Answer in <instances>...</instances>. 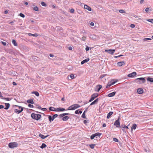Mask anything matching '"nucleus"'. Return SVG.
<instances>
[{
    "instance_id": "nucleus-1",
    "label": "nucleus",
    "mask_w": 153,
    "mask_h": 153,
    "mask_svg": "<svg viewBox=\"0 0 153 153\" xmlns=\"http://www.w3.org/2000/svg\"><path fill=\"white\" fill-rule=\"evenodd\" d=\"M31 117L33 119L38 120L41 118V115L39 114L33 113L31 114Z\"/></svg>"
},
{
    "instance_id": "nucleus-2",
    "label": "nucleus",
    "mask_w": 153,
    "mask_h": 153,
    "mask_svg": "<svg viewBox=\"0 0 153 153\" xmlns=\"http://www.w3.org/2000/svg\"><path fill=\"white\" fill-rule=\"evenodd\" d=\"M80 107V106L79 104H75L69 107L68 110H74Z\"/></svg>"
},
{
    "instance_id": "nucleus-3",
    "label": "nucleus",
    "mask_w": 153,
    "mask_h": 153,
    "mask_svg": "<svg viewBox=\"0 0 153 153\" xmlns=\"http://www.w3.org/2000/svg\"><path fill=\"white\" fill-rule=\"evenodd\" d=\"M135 81L137 82L140 84L144 83L146 82V79L144 78L141 77L136 79Z\"/></svg>"
},
{
    "instance_id": "nucleus-4",
    "label": "nucleus",
    "mask_w": 153,
    "mask_h": 153,
    "mask_svg": "<svg viewBox=\"0 0 153 153\" xmlns=\"http://www.w3.org/2000/svg\"><path fill=\"white\" fill-rule=\"evenodd\" d=\"M18 144L16 142L10 143L9 144L8 146L10 148L13 149L18 146Z\"/></svg>"
},
{
    "instance_id": "nucleus-5",
    "label": "nucleus",
    "mask_w": 153,
    "mask_h": 153,
    "mask_svg": "<svg viewBox=\"0 0 153 153\" xmlns=\"http://www.w3.org/2000/svg\"><path fill=\"white\" fill-rule=\"evenodd\" d=\"M117 82V81H114V79L111 80L110 82H109L106 86L107 88H109L111 85L114 84L116 82Z\"/></svg>"
},
{
    "instance_id": "nucleus-6",
    "label": "nucleus",
    "mask_w": 153,
    "mask_h": 153,
    "mask_svg": "<svg viewBox=\"0 0 153 153\" xmlns=\"http://www.w3.org/2000/svg\"><path fill=\"white\" fill-rule=\"evenodd\" d=\"M98 96V94L97 93H94L92 94L91 96V99L89 100V102H91L93 100L96 98Z\"/></svg>"
},
{
    "instance_id": "nucleus-7",
    "label": "nucleus",
    "mask_w": 153,
    "mask_h": 153,
    "mask_svg": "<svg viewBox=\"0 0 153 153\" xmlns=\"http://www.w3.org/2000/svg\"><path fill=\"white\" fill-rule=\"evenodd\" d=\"M105 51L108 52V53L109 54L113 55L115 51V50L113 49H109V50H105Z\"/></svg>"
},
{
    "instance_id": "nucleus-8",
    "label": "nucleus",
    "mask_w": 153,
    "mask_h": 153,
    "mask_svg": "<svg viewBox=\"0 0 153 153\" xmlns=\"http://www.w3.org/2000/svg\"><path fill=\"white\" fill-rule=\"evenodd\" d=\"M114 125L116 126V127L118 128L120 127L119 118L115 121L114 123Z\"/></svg>"
},
{
    "instance_id": "nucleus-9",
    "label": "nucleus",
    "mask_w": 153,
    "mask_h": 153,
    "mask_svg": "<svg viewBox=\"0 0 153 153\" xmlns=\"http://www.w3.org/2000/svg\"><path fill=\"white\" fill-rule=\"evenodd\" d=\"M137 75V73L135 72H134L131 73L130 74L128 75V76L130 77H133L134 76H136Z\"/></svg>"
},
{
    "instance_id": "nucleus-10",
    "label": "nucleus",
    "mask_w": 153,
    "mask_h": 153,
    "mask_svg": "<svg viewBox=\"0 0 153 153\" xmlns=\"http://www.w3.org/2000/svg\"><path fill=\"white\" fill-rule=\"evenodd\" d=\"M137 92L139 94H142L143 92V90L142 88H139L137 89Z\"/></svg>"
},
{
    "instance_id": "nucleus-11",
    "label": "nucleus",
    "mask_w": 153,
    "mask_h": 153,
    "mask_svg": "<svg viewBox=\"0 0 153 153\" xmlns=\"http://www.w3.org/2000/svg\"><path fill=\"white\" fill-rule=\"evenodd\" d=\"M99 98H97L94 101L92 102L90 104V105H92L95 104H97Z\"/></svg>"
},
{
    "instance_id": "nucleus-12",
    "label": "nucleus",
    "mask_w": 153,
    "mask_h": 153,
    "mask_svg": "<svg viewBox=\"0 0 153 153\" xmlns=\"http://www.w3.org/2000/svg\"><path fill=\"white\" fill-rule=\"evenodd\" d=\"M125 63L124 61H122L120 62H118L117 63V64L120 67L122 65H125Z\"/></svg>"
},
{
    "instance_id": "nucleus-13",
    "label": "nucleus",
    "mask_w": 153,
    "mask_h": 153,
    "mask_svg": "<svg viewBox=\"0 0 153 153\" xmlns=\"http://www.w3.org/2000/svg\"><path fill=\"white\" fill-rule=\"evenodd\" d=\"M23 110V108H22V109H21L20 110H19L17 109H15L14 110V112L18 114H19L21 112H22Z\"/></svg>"
},
{
    "instance_id": "nucleus-14",
    "label": "nucleus",
    "mask_w": 153,
    "mask_h": 153,
    "mask_svg": "<svg viewBox=\"0 0 153 153\" xmlns=\"http://www.w3.org/2000/svg\"><path fill=\"white\" fill-rule=\"evenodd\" d=\"M116 92L115 91L113 92L112 93L109 94L108 95V96L109 97H111L114 96Z\"/></svg>"
},
{
    "instance_id": "nucleus-15",
    "label": "nucleus",
    "mask_w": 153,
    "mask_h": 153,
    "mask_svg": "<svg viewBox=\"0 0 153 153\" xmlns=\"http://www.w3.org/2000/svg\"><path fill=\"white\" fill-rule=\"evenodd\" d=\"M84 8L86 9L89 11H91V8L88 6L87 5H85L84 7Z\"/></svg>"
},
{
    "instance_id": "nucleus-16",
    "label": "nucleus",
    "mask_w": 153,
    "mask_h": 153,
    "mask_svg": "<svg viewBox=\"0 0 153 153\" xmlns=\"http://www.w3.org/2000/svg\"><path fill=\"white\" fill-rule=\"evenodd\" d=\"M39 136L42 139H44L46 137H48L49 136V135H47L46 136H45L42 134H40L39 135Z\"/></svg>"
},
{
    "instance_id": "nucleus-17",
    "label": "nucleus",
    "mask_w": 153,
    "mask_h": 153,
    "mask_svg": "<svg viewBox=\"0 0 153 153\" xmlns=\"http://www.w3.org/2000/svg\"><path fill=\"white\" fill-rule=\"evenodd\" d=\"M113 112L112 111L110 112L108 114L107 116V118L109 119L110 116L113 114Z\"/></svg>"
},
{
    "instance_id": "nucleus-18",
    "label": "nucleus",
    "mask_w": 153,
    "mask_h": 153,
    "mask_svg": "<svg viewBox=\"0 0 153 153\" xmlns=\"http://www.w3.org/2000/svg\"><path fill=\"white\" fill-rule=\"evenodd\" d=\"M27 102L28 103H31V104H33L34 103V102H33V100L32 99H30L29 100H27Z\"/></svg>"
},
{
    "instance_id": "nucleus-19",
    "label": "nucleus",
    "mask_w": 153,
    "mask_h": 153,
    "mask_svg": "<svg viewBox=\"0 0 153 153\" xmlns=\"http://www.w3.org/2000/svg\"><path fill=\"white\" fill-rule=\"evenodd\" d=\"M89 60V58L84 59L81 62V64L82 65L85 63V62H86L88 61Z\"/></svg>"
},
{
    "instance_id": "nucleus-20",
    "label": "nucleus",
    "mask_w": 153,
    "mask_h": 153,
    "mask_svg": "<svg viewBox=\"0 0 153 153\" xmlns=\"http://www.w3.org/2000/svg\"><path fill=\"white\" fill-rule=\"evenodd\" d=\"M96 87L98 88V89L97 90H96V91L97 92H99L100 91V90L101 88H102V86L101 85H98L96 86Z\"/></svg>"
},
{
    "instance_id": "nucleus-21",
    "label": "nucleus",
    "mask_w": 153,
    "mask_h": 153,
    "mask_svg": "<svg viewBox=\"0 0 153 153\" xmlns=\"http://www.w3.org/2000/svg\"><path fill=\"white\" fill-rule=\"evenodd\" d=\"M49 110L51 111H56V109L53 107H50L49 108Z\"/></svg>"
},
{
    "instance_id": "nucleus-22",
    "label": "nucleus",
    "mask_w": 153,
    "mask_h": 153,
    "mask_svg": "<svg viewBox=\"0 0 153 153\" xmlns=\"http://www.w3.org/2000/svg\"><path fill=\"white\" fill-rule=\"evenodd\" d=\"M6 107L4 108L6 110L8 109L10 107V104L9 103H5V104Z\"/></svg>"
},
{
    "instance_id": "nucleus-23",
    "label": "nucleus",
    "mask_w": 153,
    "mask_h": 153,
    "mask_svg": "<svg viewBox=\"0 0 153 153\" xmlns=\"http://www.w3.org/2000/svg\"><path fill=\"white\" fill-rule=\"evenodd\" d=\"M28 35L29 36H33L36 37V36H38V34H37V33H35L34 34H32L31 33H28Z\"/></svg>"
},
{
    "instance_id": "nucleus-24",
    "label": "nucleus",
    "mask_w": 153,
    "mask_h": 153,
    "mask_svg": "<svg viewBox=\"0 0 153 153\" xmlns=\"http://www.w3.org/2000/svg\"><path fill=\"white\" fill-rule=\"evenodd\" d=\"M65 110V109L64 108H56V111H63Z\"/></svg>"
},
{
    "instance_id": "nucleus-25",
    "label": "nucleus",
    "mask_w": 153,
    "mask_h": 153,
    "mask_svg": "<svg viewBox=\"0 0 153 153\" xmlns=\"http://www.w3.org/2000/svg\"><path fill=\"white\" fill-rule=\"evenodd\" d=\"M147 80L148 81H149L151 82H153V78H152L148 77L147 78Z\"/></svg>"
},
{
    "instance_id": "nucleus-26",
    "label": "nucleus",
    "mask_w": 153,
    "mask_h": 153,
    "mask_svg": "<svg viewBox=\"0 0 153 153\" xmlns=\"http://www.w3.org/2000/svg\"><path fill=\"white\" fill-rule=\"evenodd\" d=\"M32 93L34 94L37 97H38L39 96V94L37 91H33L32 92Z\"/></svg>"
},
{
    "instance_id": "nucleus-27",
    "label": "nucleus",
    "mask_w": 153,
    "mask_h": 153,
    "mask_svg": "<svg viewBox=\"0 0 153 153\" xmlns=\"http://www.w3.org/2000/svg\"><path fill=\"white\" fill-rule=\"evenodd\" d=\"M101 133H100L99 132L96 133L95 134H94V135L95 136V137L97 138V136H99L100 137V136L101 135Z\"/></svg>"
},
{
    "instance_id": "nucleus-28",
    "label": "nucleus",
    "mask_w": 153,
    "mask_h": 153,
    "mask_svg": "<svg viewBox=\"0 0 153 153\" xmlns=\"http://www.w3.org/2000/svg\"><path fill=\"white\" fill-rule=\"evenodd\" d=\"M69 118V117L68 116H65L62 118V120L64 121L67 120Z\"/></svg>"
},
{
    "instance_id": "nucleus-29",
    "label": "nucleus",
    "mask_w": 153,
    "mask_h": 153,
    "mask_svg": "<svg viewBox=\"0 0 153 153\" xmlns=\"http://www.w3.org/2000/svg\"><path fill=\"white\" fill-rule=\"evenodd\" d=\"M12 43L15 46H17L18 45L17 43L16 42V41L14 39L12 40Z\"/></svg>"
},
{
    "instance_id": "nucleus-30",
    "label": "nucleus",
    "mask_w": 153,
    "mask_h": 153,
    "mask_svg": "<svg viewBox=\"0 0 153 153\" xmlns=\"http://www.w3.org/2000/svg\"><path fill=\"white\" fill-rule=\"evenodd\" d=\"M137 126L136 124H134L131 128V130H132L133 129H136V128Z\"/></svg>"
},
{
    "instance_id": "nucleus-31",
    "label": "nucleus",
    "mask_w": 153,
    "mask_h": 153,
    "mask_svg": "<svg viewBox=\"0 0 153 153\" xmlns=\"http://www.w3.org/2000/svg\"><path fill=\"white\" fill-rule=\"evenodd\" d=\"M46 146V145L44 143H43L42 144V145H41V146H40V147L42 149H43V148H45Z\"/></svg>"
},
{
    "instance_id": "nucleus-32",
    "label": "nucleus",
    "mask_w": 153,
    "mask_h": 153,
    "mask_svg": "<svg viewBox=\"0 0 153 153\" xmlns=\"http://www.w3.org/2000/svg\"><path fill=\"white\" fill-rule=\"evenodd\" d=\"M58 116V114H56L54 115L52 117V121L56 117Z\"/></svg>"
},
{
    "instance_id": "nucleus-33",
    "label": "nucleus",
    "mask_w": 153,
    "mask_h": 153,
    "mask_svg": "<svg viewBox=\"0 0 153 153\" xmlns=\"http://www.w3.org/2000/svg\"><path fill=\"white\" fill-rule=\"evenodd\" d=\"M41 4L42 6H43L46 7L47 6L46 4L44 2H43V1L41 2Z\"/></svg>"
},
{
    "instance_id": "nucleus-34",
    "label": "nucleus",
    "mask_w": 153,
    "mask_h": 153,
    "mask_svg": "<svg viewBox=\"0 0 153 153\" xmlns=\"http://www.w3.org/2000/svg\"><path fill=\"white\" fill-rule=\"evenodd\" d=\"M95 145V144H91L89 145V146L92 149H93L94 148V146Z\"/></svg>"
},
{
    "instance_id": "nucleus-35",
    "label": "nucleus",
    "mask_w": 153,
    "mask_h": 153,
    "mask_svg": "<svg viewBox=\"0 0 153 153\" xmlns=\"http://www.w3.org/2000/svg\"><path fill=\"white\" fill-rule=\"evenodd\" d=\"M48 119L50 122H51V121H52V117L50 115L48 116Z\"/></svg>"
},
{
    "instance_id": "nucleus-36",
    "label": "nucleus",
    "mask_w": 153,
    "mask_h": 153,
    "mask_svg": "<svg viewBox=\"0 0 153 153\" xmlns=\"http://www.w3.org/2000/svg\"><path fill=\"white\" fill-rule=\"evenodd\" d=\"M121 127L124 128H126L128 129V126H126L124 125H121Z\"/></svg>"
},
{
    "instance_id": "nucleus-37",
    "label": "nucleus",
    "mask_w": 153,
    "mask_h": 153,
    "mask_svg": "<svg viewBox=\"0 0 153 153\" xmlns=\"http://www.w3.org/2000/svg\"><path fill=\"white\" fill-rule=\"evenodd\" d=\"M143 41H146L148 40H152V39L151 38H145L143 39Z\"/></svg>"
},
{
    "instance_id": "nucleus-38",
    "label": "nucleus",
    "mask_w": 153,
    "mask_h": 153,
    "mask_svg": "<svg viewBox=\"0 0 153 153\" xmlns=\"http://www.w3.org/2000/svg\"><path fill=\"white\" fill-rule=\"evenodd\" d=\"M33 9L35 11H38L39 9L37 6H36L33 8Z\"/></svg>"
},
{
    "instance_id": "nucleus-39",
    "label": "nucleus",
    "mask_w": 153,
    "mask_h": 153,
    "mask_svg": "<svg viewBox=\"0 0 153 153\" xmlns=\"http://www.w3.org/2000/svg\"><path fill=\"white\" fill-rule=\"evenodd\" d=\"M119 12L122 13H126V12L125 11L123 10H119Z\"/></svg>"
},
{
    "instance_id": "nucleus-40",
    "label": "nucleus",
    "mask_w": 153,
    "mask_h": 153,
    "mask_svg": "<svg viewBox=\"0 0 153 153\" xmlns=\"http://www.w3.org/2000/svg\"><path fill=\"white\" fill-rule=\"evenodd\" d=\"M95 137L94 135V134H93L91 136V139L93 140L94 138Z\"/></svg>"
},
{
    "instance_id": "nucleus-41",
    "label": "nucleus",
    "mask_w": 153,
    "mask_h": 153,
    "mask_svg": "<svg viewBox=\"0 0 153 153\" xmlns=\"http://www.w3.org/2000/svg\"><path fill=\"white\" fill-rule=\"evenodd\" d=\"M82 117L83 118H86V117L85 116V113H83L82 115Z\"/></svg>"
},
{
    "instance_id": "nucleus-42",
    "label": "nucleus",
    "mask_w": 153,
    "mask_h": 153,
    "mask_svg": "<svg viewBox=\"0 0 153 153\" xmlns=\"http://www.w3.org/2000/svg\"><path fill=\"white\" fill-rule=\"evenodd\" d=\"M20 16L22 18H24L25 17V15L22 13L19 14Z\"/></svg>"
},
{
    "instance_id": "nucleus-43",
    "label": "nucleus",
    "mask_w": 153,
    "mask_h": 153,
    "mask_svg": "<svg viewBox=\"0 0 153 153\" xmlns=\"http://www.w3.org/2000/svg\"><path fill=\"white\" fill-rule=\"evenodd\" d=\"M113 140L115 142H118V140L116 138H114L113 139Z\"/></svg>"
},
{
    "instance_id": "nucleus-44",
    "label": "nucleus",
    "mask_w": 153,
    "mask_h": 153,
    "mask_svg": "<svg viewBox=\"0 0 153 153\" xmlns=\"http://www.w3.org/2000/svg\"><path fill=\"white\" fill-rule=\"evenodd\" d=\"M2 99H4V100H6L7 101H9L10 100V99L9 98H3L2 97L1 98Z\"/></svg>"
},
{
    "instance_id": "nucleus-45",
    "label": "nucleus",
    "mask_w": 153,
    "mask_h": 153,
    "mask_svg": "<svg viewBox=\"0 0 153 153\" xmlns=\"http://www.w3.org/2000/svg\"><path fill=\"white\" fill-rule=\"evenodd\" d=\"M66 115V114H65V113H63V114H60V115H59V117H64V116Z\"/></svg>"
},
{
    "instance_id": "nucleus-46",
    "label": "nucleus",
    "mask_w": 153,
    "mask_h": 153,
    "mask_svg": "<svg viewBox=\"0 0 153 153\" xmlns=\"http://www.w3.org/2000/svg\"><path fill=\"white\" fill-rule=\"evenodd\" d=\"M70 77L72 79H73L74 78V74H72L70 75Z\"/></svg>"
},
{
    "instance_id": "nucleus-47",
    "label": "nucleus",
    "mask_w": 153,
    "mask_h": 153,
    "mask_svg": "<svg viewBox=\"0 0 153 153\" xmlns=\"http://www.w3.org/2000/svg\"><path fill=\"white\" fill-rule=\"evenodd\" d=\"M147 21L153 24V19H148Z\"/></svg>"
},
{
    "instance_id": "nucleus-48",
    "label": "nucleus",
    "mask_w": 153,
    "mask_h": 153,
    "mask_svg": "<svg viewBox=\"0 0 153 153\" xmlns=\"http://www.w3.org/2000/svg\"><path fill=\"white\" fill-rule=\"evenodd\" d=\"M70 11V13H73L74 12V10L73 8H71V9Z\"/></svg>"
},
{
    "instance_id": "nucleus-49",
    "label": "nucleus",
    "mask_w": 153,
    "mask_h": 153,
    "mask_svg": "<svg viewBox=\"0 0 153 153\" xmlns=\"http://www.w3.org/2000/svg\"><path fill=\"white\" fill-rule=\"evenodd\" d=\"M145 11L147 13H149V8H146L145 10Z\"/></svg>"
},
{
    "instance_id": "nucleus-50",
    "label": "nucleus",
    "mask_w": 153,
    "mask_h": 153,
    "mask_svg": "<svg viewBox=\"0 0 153 153\" xmlns=\"http://www.w3.org/2000/svg\"><path fill=\"white\" fill-rule=\"evenodd\" d=\"M86 39V37L85 36H83L82 37V40L83 41H85Z\"/></svg>"
},
{
    "instance_id": "nucleus-51",
    "label": "nucleus",
    "mask_w": 153,
    "mask_h": 153,
    "mask_svg": "<svg viewBox=\"0 0 153 153\" xmlns=\"http://www.w3.org/2000/svg\"><path fill=\"white\" fill-rule=\"evenodd\" d=\"M28 107H30V108H33V105H31V104H29L28 105Z\"/></svg>"
},
{
    "instance_id": "nucleus-52",
    "label": "nucleus",
    "mask_w": 153,
    "mask_h": 153,
    "mask_svg": "<svg viewBox=\"0 0 153 153\" xmlns=\"http://www.w3.org/2000/svg\"><path fill=\"white\" fill-rule=\"evenodd\" d=\"M105 76V75L104 74L100 76V78L102 79Z\"/></svg>"
},
{
    "instance_id": "nucleus-53",
    "label": "nucleus",
    "mask_w": 153,
    "mask_h": 153,
    "mask_svg": "<svg viewBox=\"0 0 153 153\" xmlns=\"http://www.w3.org/2000/svg\"><path fill=\"white\" fill-rule=\"evenodd\" d=\"M89 49V48L88 47V46H87L85 48V50L86 51H88Z\"/></svg>"
},
{
    "instance_id": "nucleus-54",
    "label": "nucleus",
    "mask_w": 153,
    "mask_h": 153,
    "mask_svg": "<svg viewBox=\"0 0 153 153\" xmlns=\"http://www.w3.org/2000/svg\"><path fill=\"white\" fill-rule=\"evenodd\" d=\"M130 27L131 28H134L135 27V26L133 24H132L131 25Z\"/></svg>"
},
{
    "instance_id": "nucleus-55",
    "label": "nucleus",
    "mask_w": 153,
    "mask_h": 153,
    "mask_svg": "<svg viewBox=\"0 0 153 153\" xmlns=\"http://www.w3.org/2000/svg\"><path fill=\"white\" fill-rule=\"evenodd\" d=\"M79 110H76L75 111V113L76 114H79Z\"/></svg>"
},
{
    "instance_id": "nucleus-56",
    "label": "nucleus",
    "mask_w": 153,
    "mask_h": 153,
    "mask_svg": "<svg viewBox=\"0 0 153 153\" xmlns=\"http://www.w3.org/2000/svg\"><path fill=\"white\" fill-rule=\"evenodd\" d=\"M73 48L72 47L70 46L68 47V49L70 50H72Z\"/></svg>"
},
{
    "instance_id": "nucleus-57",
    "label": "nucleus",
    "mask_w": 153,
    "mask_h": 153,
    "mask_svg": "<svg viewBox=\"0 0 153 153\" xmlns=\"http://www.w3.org/2000/svg\"><path fill=\"white\" fill-rule=\"evenodd\" d=\"M41 109L44 111H45L47 110V108H42Z\"/></svg>"
},
{
    "instance_id": "nucleus-58",
    "label": "nucleus",
    "mask_w": 153,
    "mask_h": 153,
    "mask_svg": "<svg viewBox=\"0 0 153 153\" xmlns=\"http://www.w3.org/2000/svg\"><path fill=\"white\" fill-rule=\"evenodd\" d=\"M4 108V106L2 105H0V109Z\"/></svg>"
},
{
    "instance_id": "nucleus-59",
    "label": "nucleus",
    "mask_w": 153,
    "mask_h": 153,
    "mask_svg": "<svg viewBox=\"0 0 153 153\" xmlns=\"http://www.w3.org/2000/svg\"><path fill=\"white\" fill-rule=\"evenodd\" d=\"M2 43L4 45H6V43L5 42H2Z\"/></svg>"
},
{
    "instance_id": "nucleus-60",
    "label": "nucleus",
    "mask_w": 153,
    "mask_h": 153,
    "mask_svg": "<svg viewBox=\"0 0 153 153\" xmlns=\"http://www.w3.org/2000/svg\"><path fill=\"white\" fill-rule=\"evenodd\" d=\"M90 25L92 26H93L94 25V24L93 22H91V23H90Z\"/></svg>"
},
{
    "instance_id": "nucleus-61",
    "label": "nucleus",
    "mask_w": 153,
    "mask_h": 153,
    "mask_svg": "<svg viewBox=\"0 0 153 153\" xmlns=\"http://www.w3.org/2000/svg\"><path fill=\"white\" fill-rule=\"evenodd\" d=\"M13 84L14 85H16V82H13Z\"/></svg>"
},
{
    "instance_id": "nucleus-62",
    "label": "nucleus",
    "mask_w": 153,
    "mask_h": 153,
    "mask_svg": "<svg viewBox=\"0 0 153 153\" xmlns=\"http://www.w3.org/2000/svg\"><path fill=\"white\" fill-rule=\"evenodd\" d=\"M49 56L51 57H53L54 56V55L52 54H50Z\"/></svg>"
},
{
    "instance_id": "nucleus-63",
    "label": "nucleus",
    "mask_w": 153,
    "mask_h": 153,
    "mask_svg": "<svg viewBox=\"0 0 153 153\" xmlns=\"http://www.w3.org/2000/svg\"><path fill=\"white\" fill-rule=\"evenodd\" d=\"M88 109V108H86L85 109V111H84L83 113H85L86 112H87V111Z\"/></svg>"
},
{
    "instance_id": "nucleus-64",
    "label": "nucleus",
    "mask_w": 153,
    "mask_h": 153,
    "mask_svg": "<svg viewBox=\"0 0 153 153\" xmlns=\"http://www.w3.org/2000/svg\"><path fill=\"white\" fill-rule=\"evenodd\" d=\"M144 0H140V3L141 4H142L143 3V1H144Z\"/></svg>"
}]
</instances>
